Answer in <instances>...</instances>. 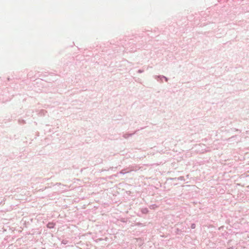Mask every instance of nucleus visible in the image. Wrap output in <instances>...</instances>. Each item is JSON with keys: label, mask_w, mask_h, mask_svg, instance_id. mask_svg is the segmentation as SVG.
I'll use <instances>...</instances> for the list:
<instances>
[{"label": "nucleus", "mask_w": 249, "mask_h": 249, "mask_svg": "<svg viewBox=\"0 0 249 249\" xmlns=\"http://www.w3.org/2000/svg\"><path fill=\"white\" fill-rule=\"evenodd\" d=\"M185 231V230L184 229H179V228H178L176 229V233L178 234H179L181 233V232H184Z\"/></svg>", "instance_id": "nucleus-1"}, {"label": "nucleus", "mask_w": 249, "mask_h": 249, "mask_svg": "<svg viewBox=\"0 0 249 249\" xmlns=\"http://www.w3.org/2000/svg\"><path fill=\"white\" fill-rule=\"evenodd\" d=\"M54 224L53 223H49L47 225L48 228L51 229L54 227Z\"/></svg>", "instance_id": "nucleus-2"}, {"label": "nucleus", "mask_w": 249, "mask_h": 249, "mask_svg": "<svg viewBox=\"0 0 249 249\" xmlns=\"http://www.w3.org/2000/svg\"><path fill=\"white\" fill-rule=\"evenodd\" d=\"M150 209H155L156 208H158V205L156 204H152L149 207Z\"/></svg>", "instance_id": "nucleus-3"}, {"label": "nucleus", "mask_w": 249, "mask_h": 249, "mask_svg": "<svg viewBox=\"0 0 249 249\" xmlns=\"http://www.w3.org/2000/svg\"><path fill=\"white\" fill-rule=\"evenodd\" d=\"M177 178H178V180H179L185 181L186 180V179L185 178V177L184 176H180L179 177H178Z\"/></svg>", "instance_id": "nucleus-4"}, {"label": "nucleus", "mask_w": 249, "mask_h": 249, "mask_svg": "<svg viewBox=\"0 0 249 249\" xmlns=\"http://www.w3.org/2000/svg\"><path fill=\"white\" fill-rule=\"evenodd\" d=\"M142 212L143 213H147L148 212L147 208H144L142 210Z\"/></svg>", "instance_id": "nucleus-5"}, {"label": "nucleus", "mask_w": 249, "mask_h": 249, "mask_svg": "<svg viewBox=\"0 0 249 249\" xmlns=\"http://www.w3.org/2000/svg\"><path fill=\"white\" fill-rule=\"evenodd\" d=\"M136 225L138 226H145V225L144 224L141 223L140 222L136 223Z\"/></svg>", "instance_id": "nucleus-6"}, {"label": "nucleus", "mask_w": 249, "mask_h": 249, "mask_svg": "<svg viewBox=\"0 0 249 249\" xmlns=\"http://www.w3.org/2000/svg\"><path fill=\"white\" fill-rule=\"evenodd\" d=\"M191 228L192 229H194L196 228V225L195 223H193L191 224Z\"/></svg>", "instance_id": "nucleus-7"}, {"label": "nucleus", "mask_w": 249, "mask_h": 249, "mask_svg": "<svg viewBox=\"0 0 249 249\" xmlns=\"http://www.w3.org/2000/svg\"><path fill=\"white\" fill-rule=\"evenodd\" d=\"M67 242H68V241L67 240H63L62 241V243L64 244H66L67 243Z\"/></svg>", "instance_id": "nucleus-8"}, {"label": "nucleus", "mask_w": 249, "mask_h": 249, "mask_svg": "<svg viewBox=\"0 0 249 249\" xmlns=\"http://www.w3.org/2000/svg\"><path fill=\"white\" fill-rule=\"evenodd\" d=\"M227 249H235L234 247H232L229 248Z\"/></svg>", "instance_id": "nucleus-9"}, {"label": "nucleus", "mask_w": 249, "mask_h": 249, "mask_svg": "<svg viewBox=\"0 0 249 249\" xmlns=\"http://www.w3.org/2000/svg\"><path fill=\"white\" fill-rule=\"evenodd\" d=\"M120 173H121V174H125V173H126L127 172H120Z\"/></svg>", "instance_id": "nucleus-10"}, {"label": "nucleus", "mask_w": 249, "mask_h": 249, "mask_svg": "<svg viewBox=\"0 0 249 249\" xmlns=\"http://www.w3.org/2000/svg\"><path fill=\"white\" fill-rule=\"evenodd\" d=\"M188 176H189V175H186V178H188Z\"/></svg>", "instance_id": "nucleus-11"}]
</instances>
